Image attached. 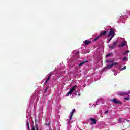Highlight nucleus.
I'll return each instance as SVG.
<instances>
[{"label":"nucleus","mask_w":130,"mask_h":130,"mask_svg":"<svg viewBox=\"0 0 130 130\" xmlns=\"http://www.w3.org/2000/svg\"><path fill=\"white\" fill-rule=\"evenodd\" d=\"M106 62H107V63L111 64L107 65L106 67L104 68V70H110V69H111L113 66H117V64H118V63L114 62V60H106Z\"/></svg>","instance_id":"obj_1"},{"label":"nucleus","mask_w":130,"mask_h":130,"mask_svg":"<svg viewBox=\"0 0 130 130\" xmlns=\"http://www.w3.org/2000/svg\"><path fill=\"white\" fill-rule=\"evenodd\" d=\"M77 87V85H75L72 87V88L70 89L69 92H68L66 94V97H68V96H70V95H72L73 94V92H74V90H75L76 88Z\"/></svg>","instance_id":"obj_2"},{"label":"nucleus","mask_w":130,"mask_h":130,"mask_svg":"<svg viewBox=\"0 0 130 130\" xmlns=\"http://www.w3.org/2000/svg\"><path fill=\"white\" fill-rule=\"evenodd\" d=\"M114 35H115L114 29L110 28L109 33V34H108L107 37H110V36H111L112 37H114Z\"/></svg>","instance_id":"obj_3"},{"label":"nucleus","mask_w":130,"mask_h":130,"mask_svg":"<svg viewBox=\"0 0 130 130\" xmlns=\"http://www.w3.org/2000/svg\"><path fill=\"white\" fill-rule=\"evenodd\" d=\"M110 101H111V102H113V103H115V104H121L122 103L117 100V99L116 98H114L112 100H110Z\"/></svg>","instance_id":"obj_4"},{"label":"nucleus","mask_w":130,"mask_h":130,"mask_svg":"<svg viewBox=\"0 0 130 130\" xmlns=\"http://www.w3.org/2000/svg\"><path fill=\"white\" fill-rule=\"evenodd\" d=\"M119 96H125L126 95H129V93L124 92H119L118 93Z\"/></svg>","instance_id":"obj_5"},{"label":"nucleus","mask_w":130,"mask_h":130,"mask_svg":"<svg viewBox=\"0 0 130 130\" xmlns=\"http://www.w3.org/2000/svg\"><path fill=\"white\" fill-rule=\"evenodd\" d=\"M90 121H92V124H96V123H97V120H96L95 118H90V119L89 120Z\"/></svg>","instance_id":"obj_6"},{"label":"nucleus","mask_w":130,"mask_h":130,"mask_svg":"<svg viewBox=\"0 0 130 130\" xmlns=\"http://www.w3.org/2000/svg\"><path fill=\"white\" fill-rule=\"evenodd\" d=\"M107 32V31L104 30L100 34L99 36L100 37V38H101V37H103V36L105 35V34H106V33Z\"/></svg>","instance_id":"obj_7"},{"label":"nucleus","mask_w":130,"mask_h":130,"mask_svg":"<svg viewBox=\"0 0 130 130\" xmlns=\"http://www.w3.org/2000/svg\"><path fill=\"white\" fill-rule=\"evenodd\" d=\"M75 111H76V109H74L71 112V115L69 118V121L68 122H70V121H71L72 117H73V115H74V113H75Z\"/></svg>","instance_id":"obj_8"},{"label":"nucleus","mask_w":130,"mask_h":130,"mask_svg":"<svg viewBox=\"0 0 130 130\" xmlns=\"http://www.w3.org/2000/svg\"><path fill=\"white\" fill-rule=\"evenodd\" d=\"M31 130H39L38 128V125L36 124V123H35V126H32Z\"/></svg>","instance_id":"obj_9"},{"label":"nucleus","mask_w":130,"mask_h":130,"mask_svg":"<svg viewBox=\"0 0 130 130\" xmlns=\"http://www.w3.org/2000/svg\"><path fill=\"white\" fill-rule=\"evenodd\" d=\"M91 42H92V41L87 40H86L84 41V43L85 45H88L91 44Z\"/></svg>","instance_id":"obj_10"},{"label":"nucleus","mask_w":130,"mask_h":130,"mask_svg":"<svg viewBox=\"0 0 130 130\" xmlns=\"http://www.w3.org/2000/svg\"><path fill=\"white\" fill-rule=\"evenodd\" d=\"M86 62H88V61L85 60V61H83V62H82L81 63H79V64H78V66H79V67H81V66H83V64H85V63H86Z\"/></svg>","instance_id":"obj_11"},{"label":"nucleus","mask_w":130,"mask_h":130,"mask_svg":"<svg viewBox=\"0 0 130 130\" xmlns=\"http://www.w3.org/2000/svg\"><path fill=\"white\" fill-rule=\"evenodd\" d=\"M118 43V42L117 41L116 42H114L113 43V45L112 46H110L109 48H113V47H114L115 45H116V44Z\"/></svg>","instance_id":"obj_12"},{"label":"nucleus","mask_w":130,"mask_h":130,"mask_svg":"<svg viewBox=\"0 0 130 130\" xmlns=\"http://www.w3.org/2000/svg\"><path fill=\"white\" fill-rule=\"evenodd\" d=\"M125 41H123L120 45H119V46L121 47H123V46H125Z\"/></svg>","instance_id":"obj_13"},{"label":"nucleus","mask_w":130,"mask_h":130,"mask_svg":"<svg viewBox=\"0 0 130 130\" xmlns=\"http://www.w3.org/2000/svg\"><path fill=\"white\" fill-rule=\"evenodd\" d=\"M26 125H27V128H29V127H30V125L29 124V120H26Z\"/></svg>","instance_id":"obj_14"},{"label":"nucleus","mask_w":130,"mask_h":130,"mask_svg":"<svg viewBox=\"0 0 130 130\" xmlns=\"http://www.w3.org/2000/svg\"><path fill=\"white\" fill-rule=\"evenodd\" d=\"M108 38H109V39H108V43H109V42H110V41H111V40H112V38H113V37H112V36H110V37H108Z\"/></svg>","instance_id":"obj_15"},{"label":"nucleus","mask_w":130,"mask_h":130,"mask_svg":"<svg viewBox=\"0 0 130 130\" xmlns=\"http://www.w3.org/2000/svg\"><path fill=\"white\" fill-rule=\"evenodd\" d=\"M48 88H49L48 87H46V88L44 90V91L45 92V93H47Z\"/></svg>","instance_id":"obj_16"},{"label":"nucleus","mask_w":130,"mask_h":130,"mask_svg":"<svg viewBox=\"0 0 130 130\" xmlns=\"http://www.w3.org/2000/svg\"><path fill=\"white\" fill-rule=\"evenodd\" d=\"M99 38H100V37L99 36L94 39V41H97V40H98V39H99Z\"/></svg>","instance_id":"obj_17"},{"label":"nucleus","mask_w":130,"mask_h":130,"mask_svg":"<svg viewBox=\"0 0 130 130\" xmlns=\"http://www.w3.org/2000/svg\"><path fill=\"white\" fill-rule=\"evenodd\" d=\"M124 100H127L128 101H129V100H130V98L129 97L124 98Z\"/></svg>","instance_id":"obj_18"},{"label":"nucleus","mask_w":130,"mask_h":130,"mask_svg":"<svg viewBox=\"0 0 130 130\" xmlns=\"http://www.w3.org/2000/svg\"><path fill=\"white\" fill-rule=\"evenodd\" d=\"M122 119H122V118H119V122L120 123H121V122H122V121H121V120H122Z\"/></svg>","instance_id":"obj_19"},{"label":"nucleus","mask_w":130,"mask_h":130,"mask_svg":"<svg viewBox=\"0 0 130 130\" xmlns=\"http://www.w3.org/2000/svg\"><path fill=\"white\" fill-rule=\"evenodd\" d=\"M126 59H127V57H124L123 59V60H124V61H125V60H126Z\"/></svg>","instance_id":"obj_20"},{"label":"nucleus","mask_w":130,"mask_h":130,"mask_svg":"<svg viewBox=\"0 0 130 130\" xmlns=\"http://www.w3.org/2000/svg\"><path fill=\"white\" fill-rule=\"evenodd\" d=\"M111 54H112V53H110L107 54V55H106V57H108L110 56V55H111Z\"/></svg>","instance_id":"obj_21"},{"label":"nucleus","mask_w":130,"mask_h":130,"mask_svg":"<svg viewBox=\"0 0 130 130\" xmlns=\"http://www.w3.org/2000/svg\"><path fill=\"white\" fill-rule=\"evenodd\" d=\"M126 69V66H124L123 68L121 69L122 71H123V70H125Z\"/></svg>","instance_id":"obj_22"},{"label":"nucleus","mask_w":130,"mask_h":130,"mask_svg":"<svg viewBox=\"0 0 130 130\" xmlns=\"http://www.w3.org/2000/svg\"><path fill=\"white\" fill-rule=\"evenodd\" d=\"M51 77V74H50V75L48 77V78L49 80L50 79V77Z\"/></svg>","instance_id":"obj_23"},{"label":"nucleus","mask_w":130,"mask_h":130,"mask_svg":"<svg viewBox=\"0 0 130 130\" xmlns=\"http://www.w3.org/2000/svg\"><path fill=\"white\" fill-rule=\"evenodd\" d=\"M104 113L105 114H106L107 113H108V110H107V111H105Z\"/></svg>","instance_id":"obj_24"},{"label":"nucleus","mask_w":130,"mask_h":130,"mask_svg":"<svg viewBox=\"0 0 130 130\" xmlns=\"http://www.w3.org/2000/svg\"><path fill=\"white\" fill-rule=\"evenodd\" d=\"M126 53H128L127 52H126H126H124V53H123V55H125V54H126Z\"/></svg>","instance_id":"obj_25"},{"label":"nucleus","mask_w":130,"mask_h":130,"mask_svg":"<svg viewBox=\"0 0 130 130\" xmlns=\"http://www.w3.org/2000/svg\"><path fill=\"white\" fill-rule=\"evenodd\" d=\"M125 120H126V121H127V122H129V121H130L129 120H126V119H125Z\"/></svg>","instance_id":"obj_26"},{"label":"nucleus","mask_w":130,"mask_h":130,"mask_svg":"<svg viewBox=\"0 0 130 130\" xmlns=\"http://www.w3.org/2000/svg\"><path fill=\"white\" fill-rule=\"evenodd\" d=\"M126 52H127V53H129L130 51L129 50H127Z\"/></svg>","instance_id":"obj_27"},{"label":"nucleus","mask_w":130,"mask_h":130,"mask_svg":"<svg viewBox=\"0 0 130 130\" xmlns=\"http://www.w3.org/2000/svg\"><path fill=\"white\" fill-rule=\"evenodd\" d=\"M46 81L47 82H48V81H49V79L47 78Z\"/></svg>","instance_id":"obj_28"},{"label":"nucleus","mask_w":130,"mask_h":130,"mask_svg":"<svg viewBox=\"0 0 130 130\" xmlns=\"http://www.w3.org/2000/svg\"><path fill=\"white\" fill-rule=\"evenodd\" d=\"M44 84L45 85H46V84H47V82L46 81Z\"/></svg>","instance_id":"obj_29"},{"label":"nucleus","mask_w":130,"mask_h":130,"mask_svg":"<svg viewBox=\"0 0 130 130\" xmlns=\"http://www.w3.org/2000/svg\"><path fill=\"white\" fill-rule=\"evenodd\" d=\"M28 130H30V127L29 128H27Z\"/></svg>","instance_id":"obj_30"},{"label":"nucleus","mask_w":130,"mask_h":130,"mask_svg":"<svg viewBox=\"0 0 130 130\" xmlns=\"http://www.w3.org/2000/svg\"><path fill=\"white\" fill-rule=\"evenodd\" d=\"M78 53H79V52H78L77 53V54H78Z\"/></svg>","instance_id":"obj_31"}]
</instances>
